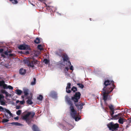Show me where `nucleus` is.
<instances>
[{
  "instance_id": "obj_1",
  "label": "nucleus",
  "mask_w": 131,
  "mask_h": 131,
  "mask_svg": "<svg viewBox=\"0 0 131 131\" xmlns=\"http://www.w3.org/2000/svg\"><path fill=\"white\" fill-rule=\"evenodd\" d=\"M114 82L113 81L109 80H105L104 83V87L103 89V99L106 101L107 98L108 94L113 90L115 86L114 84Z\"/></svg>"
},
{
  "instance_id": "obj_2",
  "label": "nucleus",
  "mask_w": 131,
  "mask_h": 131,
  "mask_svg": "<svg viewBox=\"0 0 131 131\" xmlns=\"http://www.w3.org/2000/svg\"><path fill=\"white\" fill-rule=\"evenodd\" d=\"M81 94L79 92H75V94L73 95V96H72L71 101L72 100L74 103L75 106L77 107L78 110H81L83 108V106L85 104L84 103H81L80 102H78L79 100L80 99Z\"/></svg>"
},
{
  "instance_id": "obj_3",
  "label": "nucleus",
  "mask_w": 131,
  "mask_h": 131,
  "mask_svg": "<svg viewBox=\"0 0 131 131\" xmlns=\"http://www.w3.org/2000/svg\"><path fill=\"white\" fill-rule=\"evenodd\" d=\"M65 100L68 104L70 105V108L71 112L70 114L72 117L75 119L76 121H77L80 119V117L76 116L77 113L76 111H75L74 108V105L73 102L71 101L70 98L68 96H65Z\"/></svg>"
},
{
  "instance_id": "obj_4",
  "label": "nucleus",
  "mask_w": 131,
  "mask_h": 131,
  "mask_svg": "<svg viewBox=\"0 0 131 131\" xmlns=\"http://www.w3.org/2000/svg\"><path fill=\"white\" fill-rule=\"evenodd\" d=\"M107 126L109 129L112 131H116L118 130L119 125L118 123L114 124L112 122L110 123L107 125Z\"/></svg>"
},
{
  "instance_id": "obj_5",
  "label": "nucleus",
  "mask_w": 131,
  "mask_h": 131,
  "mask_svg": "<svg viewBox=\"0 0 131 131\" xmlns=\"http://www.w3.org/2000/svg\"><path fill=\"white\" fill-rule=\"evenodd\" d=\"M24 62L25 64H27L28 67H30L32 68L34 67V65L37 64L38 60L36 59H34L33 60H30L29 59L24 60Z\"/></svg>"
},
{
  "instance_id": "obj_6",
  "label": "nucleus",
  "mask_w": 131,
  "mask_h": 131,
  "mask_svg": "<svg viewBox=\"0 0 131 131\" xmlns=\"http://www.w3.org/2000/svg\"><path fill=\"white\" fill-rule=\"evenodd\" d=\"M35 115V113L33 112H28L25 115L23 116L22 117V119L28 123L29 124V119L28 118L29 117L30 115V117L32 118H33L34 116Z\"/></svg>"
},
{
  "instance_id": "obj_7",
  "label": "nucleus",
  "mask_w": 131,
  "mask_h": 131,
  "mask_svg": "<svg viewBox=\"0 0 131 131\" xmlns=\"http://www.w3.org/2000/svg\"><path fill=\"white\" fill-rule=\"evenodd\" d=\"M18 48L20 50L28 49V46L26 45H20L18 47Z\"/></svg>"
},
{
  "instance_id": "obj_8",
  "label": "nucleus",
  "mask_w": 131,
  "mask_h": 131,
  "mask_svg": "<svg viewBox=\"0 0 131 131\" xmlns=\"http://www.w3.org/2000/svg\"><path fill=\"white\" fill-rule=\"evenodd\" d=\"M47 9L48 10L52 11V12H54L56 10L55 8L52 6H46Z\"/></svg>"
},
{
  "instance_id": "obj_9",
  "label": "nucleus",
  "mask_w": 131,
  "mask_h": 131,
  "mask_svg": "<svg viewBox=\"0 0 131 131\" xmlns=\"http://www.w3.org/2000/svg\"><path fill=\"white\" fill-rule=\"evenodd\" d=\"M50 95L53 98H56L57 97V94L55 92L52 91L51 92Z\"/></svg>"
},
{
  "instance_id": "obj_10",
  "label": "nucleus",
  "mask_w": 131,
  "mask_h": 131,
  "mask_svg": "<svg viewBox=\"0 0 131 131\" xmlns=\"http://www.w3.org/2000/svg\"><path fill=\"white\" fill-rule=\"evenodd\" d=\"M19 72L20 74L22 75H24L26 73V70L25 69L22 68L20 69Z\"/></svg>"
},
{
  "instance_id": "obj_11",
  "label": "nucleus",
  "mask_w": 131,
  "mask_h": 131,
  "mask_svg": "<svg viewBox=\"0 0 131 131\" xmlns=\"http://www.w3.org/2000/svg\"><path fill=\"white\" fill-rule=\"evenodd\" d=\"M33 131H40L38 127L35 124H34L32 128Z\"/></svg>"
},
{
  "instance_id": "obj_12",
  "label": "nucleus",
  "mask_w": 131,
  "mask_h": 131,
  "mask_svg": "<svg viewBox=\"0 0 131 131\" xmlns=\"http://www.w3.org/2000/svg\"><path fill=\"white\" fill-rule=\"evenodd\" d=\"M63 61H64L67 62L69 59L68 56L66 54H63Z\"/></svg>"
},
{
  "instance_id": "obj_13",
  "label": "nucleus",
  "mask_w": 131,
  "mask_h": 131,
  "mask_svg": "<svg viewBox=\"0 0 131 131\" xmlns=\"http://www.w3.org/2000/svg\"><path fill=\"white\" fill-rule=\"evenodd\" d=\"M16 93L18 95H21L22 92V91L21 90L19 89H16Z\"/></svg>"
},
{
  "instance_id": "obj_14",
  "label": "nucleus",
  "mask_w": 131,
  "mask_h": 131,
  "mask_svg": "<svg viewBox=\"0 0 131 131\" xmlns=\"http://www.w3.org/2000/svg\"><path fill=\"white\" fill-rule=\"evenodd\" d=\"M10 124L13 125L21 126L22 125V124L18 122H12Z\"/></svg>"
},
{
  "instance_id": "obj_15",
  "label": "nucleus",
  "mask_w": 131,
  "mask_h": 131,
  "mask_svg": "<svg viewBox=\"0 0 131 131\" xmlns=\"http://www.w3.org/2000/svg\"><path fill=\"white\" fill-rule=\"evenodd\" d=\"M124 120H125V119L120 117V118L119 119L118 121V122L120 124H122L124 122Z\"/></svg>"
},
{
  "instance_id": "obj_16",
  "label": "nucleus",
  "mask_w": 131,
  "mask_h": 131,
  "mask_svg": "<svg viewBox=\"0 0 131 131\" xmlns=\"http://www.w3.org/2000/svg\"><path fill=\"white\" fill-rule=\"evenodd\" d=\"M5 111L8 114L10 117L13 116L12 114L8 110L6 109V108H4Z\"/></svg>"
},
{
  "instance_id": "obj_17",
  "label": "nucleus",
  "mask_w": 131,
  "mask_h": 131,
  "mask_svg": "<svg viewBox=\"0 0 131 131\" xmlns=\"http://www.w3.org/2000/svg\"><path fill=\"white\" fill-rule=\"evenodd\" d=\"M34 42L36 44H38L40 43V39L38 38H36L34 41Z\"/></svg>"
},
{
  "instance_id": "obj_18",
  "label": "nucleus",
  "mask_w": 131,
  "mask_h": 131,
  "mask_svg": "<svg viewBox=\"0 0 131 131\" xmlns=\"http://www.w3.org/2000/svg\"><path fill=\"white\" fill-rule=\"evenodd\" d=\"M28 90L27 89H24L23 90V92L25 96H27L28 94Z\"/></svg>"
},
{
  "instance_id": "obj_19",
  "label": "nucleus",
  "mask_w": 131,
  "mask_h": 131,
  "mask_svg": "<svg viewBox=\"0 0 131 131\" xmlns=\"http://www.w3.org/2000/svg\"><path fill=\"white\" fill-rule=\"evenodd\" d=\"M43 99V97L41 95H40L39 96L37 97V99L40 101H42Z\"/></svg>"
},
{
  "instance_id": "obj_20",
  "label": "nucleus",
  "mask_w": 131,
  "mask_h": 131,
  "mask_svg": "<svg viewBox=\"0 0 131 131\" xmlns=\"http://www.w3.org/2000/svg\"><path fill=\"white\" fill-rule=\"evenodd\" d=\"M71 91H73V92H75L77 91V88L75 86H73L71 89Z\"/></svg>"
},
{
  "instance_id": "obj_21",
  "label": "nucleus",
  "mask_w": 131,
  "mask_h": 131,
  "mask_svg": "<svg viewBox=\"0 0 131 131\" xmlns=\"http://www.w3.org/2000/svg\"><path fill=\"white\" fill-rule=\"evenodd\" d=\"M77 85L79 86V87L81 89H83L84 87V85L81 83H78L77 84Z\"/></svg>"
},
{
  "instance_id": "obj_22",
  "label": "nucleus",
  "mask_w": 131,
  "mask_h": 131,
  "mask_svg": "<svg viewBox=\"0 0 131 131\" xmlns=\"http://www.w3.org/2000/svg\"><path fill=\"white\" fill-rule=\"evenodd\" d=\"M26 102L28 104L30 105H31L33 104V102L30 99H28Z\"/></svg>"
},
{
  "instance_id": "obj_23",
  "label": "nucleus",
  "mask_w": 131,
  "mask_h": 131,
  "mask_svg": "<svg viewBox=\"0 0 131 131\" xmlns=\"http://www.w3.org/2000/svg\"><path fill=\"white\" fill-rule=\"evenodd\" d=\"M108 107L111 111L114 110V106L112 104H110Z\"/></svg>"
},
{
  "instance_id": "obj_24",
  "label": "nucleus",
  "mask_w": 131,
  "mask_h": 131,
  "mask_svg": "<svg viewBox=\"0 0 131 131\" xmlns=\"http://www.w3.org/2000/svg\"><path fill=\"white\" fill-rule=\"evenodd\" d=\"M10 1L12 2V3L13 4H17L18 3V2L17 0H10Z\"/></svg>"
},
{
  "instance_id": "obj_25",
  "label": "nucleus",
  "mask_w": 131,
  "mask_h": 131,
  "mask_svg": "<svg viewBox=\"0 0 131 131\" xmlns=\"http://www.w3.org/2000/svg\"><path fill=\"white\" fill-rule=\"evenodd\" d=\"M9 121V120L7 119L4 118L2 119V122L3 123H5L8 122Z\"/></svg>"
},
{
  "instance_id": "obj_26",
  "label": "nucleus",
  "mask_w": 131,
  "mask_h": 131,
  "mask_svg": "<svg viewBox=\"0 0 131 131\" xmlns=\"http://www.w3.org/2000/svg\"><path fill=\"white\" fill-rule=\"evenodd\" d=\"M44 62L46 64H48L49 62V61L47 59H44Z\"/></svg>"
},
{
  "instance_id": "obj_27",
  "label": "nucleus",
  "mask_w": 131,
  "mask_h": 131,
  "mask_svg": "<svg viewBox=\"0 0 131 131\" xmlns=\"http://www.w3.org/2000/svg\"><path fill=\"white\" fill-rule=\"evenodd\" d=\"M37 47L40 50H43V48H42V46L41 45H38V46Z\"/></svg>"
},
{
  "instance_id": "obj_28",
  "label": "nucleus",
  "mask_w": 131,
  "mask_h": 131,
  "mask_svg": "<svg viewBox=\"0 0 131 131\" xmlns=\"http://www.w3.org/2000/svg\"><path fill=\"white\" fill-rule=\"evenodd\" d=\"M34 81H32L31 82V84L32 85H35L36 83V79L35 78H33Z\"/></svg>"
},
{
  "instance_id": "obj_29",
  "label": "nucleus",
  "mask_w": 131,
  "mask_h": 131,
  "mask_svg": "<svg viewBox=\"0 0 131 131\" xmlns=\"http://www.w3.org/2000/svg\"><path fill=\"white\" fill-rule=\"evenodd\" d=\"M71 83H69L67 84V86L66 87V88L70 89L71 88Z\"/></svg>"
},
{
  "instance_id": "obj_30",
  "label": "nucleus",
  "mask_w": 131,
  "mask_h": 131,
  "mask_svg": "<svg viewBox=\"0 0 131 131\" xmlns=\"http://www.w3.org/2000/svg\"><path fill=\"white\" fill-rule=\"evenodd\" d=\"M4 83L5 82L4 80L0 81V86H3Z\"/></svg>"
},
{
  "instance_id": "obj_31",
  "label": "nucleus",
  "mask_w": 131,
  "mask_h": 131,
  "mask_svg": "<svg viewBox=\"0 0 131 131\" xmlns=\"http://www.w3.org/2000/svg\"><path fill=\"white\" fill-rule=\"evenodd\" d=\"M21 113V110H19L16 112V114L17 115H19Z\"/></svg>"
},
{
  "instance_id": "obj_32",
  "label": "nucleus",
  "mask_w": 131,
  "mask_h": 131,
  "mask_svg": "<svg viewBox=\"0 0 131 131\" xmlns=\"http://www.w3.org/2000/svg\"><path fill=\"white\" fill-rule=\"evenodd\" d=\"M55 54L57 56H59L60 57H61V52L57 51L56 52Z\"/></svg>"
},
{
  "instance_id": "obj_33",
  "label": "nucleus",
  "mask_w": 131,
  "mask_h": 131,
  "mask_svg": "<svg viewBox=\"0 0 131 131\" xmlns=\"http://www.w3.org/2000/svg\"><path fill=\"white\" fill-rule=\"evenodd\" d=\"M114 118L115 119H119V118H120V117L118 115H115L114 116Z\"/></svg>"
},
{
  "instance_id": "obj_34",
  "label": "nucleus",
  "mask_w": 131,
  "mask_h": 131,
  "mask_svg": "<svg viewBox=\"0 0 131 131\" xmlns=\"http://www.w3.org/2000/svg\"><path fill=\"white\" fill-rule=\"evenodd\" d=\"M7 84H5V83H4V84H3V88L4 89H7Z\"/></svg>"
},
{
  "instance_id": "obj_35",
  "label": "nucleus",
  "mask_w": 131,
  "mask_h": 131,
  "mask_svg": "<svg viewBox=\"0 0 131 131\" xmlns=\"http://www.w3.org/2000/svg\"><path fill=\"white\" fill-rule=\"evenodd\" d=\"M20 104L21 105L24 104L25 103V101L24 100L20 101Z\"/></svg>"
},
{
  "instance_id": "obj_36",
  "label": "nucleus",
  "mask_w": 131,
  "mask_h": 131,
  "mask_svg": "<svg viewBox=\"0 0 131 131\" xmlns=\"http://www.w3.org/2000/svg\"><path fill=\"white\" fill-rule=\"evenodd\" d=\"M114 110L111 111V112H110V113L112 117L113 116V115L114 114Z\"/></svg>"
},
{
  "instance_id": "obj_37",
  "label": "nucleus",
  "mask_w": 131,
  "mask_h": 131,
  "mask_svg": "<svg viewBox=\"0 0 131 131\" xmlns=\"http://www.w3.org/2000/svg\"><path fill=\"white\" fill-rule=\"evenodd\" d=\"M7 89H9L12 90L13 89V88L12 86L9 85L7 86Z\"/></svg>"
},
{
  "instance_id": "obj_38",
  "label": "nucleus",
  "mask_w": 131,
  "mask_h": 131,
  "mask_svg": "<svg viewBox=\"0 0 131 131\" xmlns=\"http://www.w3.org/2000/svg\"><path fill=\"white\" fill-rule=\"evenodd\" d=\"M69 89L66 88V92L67 93H70L71 91Z\"/></svg>"
},
{
  "instance_id": "obj_39",
  "label": "nucleus",
  "mask_w": 131,
  "mask_h": 131,
  "mask_svg": "<svg viewBox=\"0 0 131 131\" xmlns=\"http://www.w3.org/2000/svg\"><path fill=\"white\" fill-rule=\"evenodd\" d=\"M16 108V109H19L21 108V107L20 105H17Z\"/></svg>"
},
{
  "instance_id": "obj_40",
  "label": "nucleus",
  "mask_w": 131,
  "mask_h": 131,
  "mask_svg": "<svg viewBox=\"0 0 131 131\" xmlns=\"http://www.w3.org/2000/svg\"><path fill=\"white\" fill-rule=\"evenodd\" d=\"M6 92L5 90H1V92L5 94Z\"/></svg>"
},
{
  "instance_id": "obj_41",
  "label": "nucleus",
  "mask_w": 131,
  "mask_h": 131,
  "mask_svg": "<svg viewBox=\"0 0 131 131\" xmlns=\"http://www.w3.org/2000/svg\"><path fill=\"white\" fill-rule=\"evenodd\" d=\"M5 116L6 117V118L7 119H9L10 118V117H9L8 115V114L6 113L5 114Z\"/></svg>"
},
{
  "instance_id": "obj_42",
  "label": "nucleus",
  "mask_w": 131,
  "mask_h": 131,
  "mask_svg": "<svg viewBox=\"0 0 131 131\" xmlns=\"http://www.w3.org/2000/svg\"><path fill=\"white\" fill-rule=\"evenodd\" d=\"M5 94L6 97H8L9 95H10L7 92H6Z\"/></svg>"
},
{
  "instance_id": "obj_43",
  "label": "nucleus",
  "mask_w": 131,
  "mask_h": 131,
  "mask_svg": "<svg viewBox=\"0 0 131 131\" xmlns=\"http://www.w3.org/2000/svg\"><path fill=\"white\" fill-rule=\"evenodd\" d=\"M4 110V109L2 106H0V111H2L1 110Z\"/></svg>"
},
{
  "instance_id": "obj_44",
  "label": "nucleus",
  "mask_w": 131,
  "mask_h": 131,
  "mask_svg": "<svg viewBox=\"0 0 131 131\" xmlns=\"http://www.w3.org/2000/svg\"><path fill=\"white\" fill-rule=\"evenodd\" d=\"M70 69L71 70H73V67L72 66H70Z\"/></svg>"
},
{
  "instance_id": "obj_45",
  "label": "nucleus",
  "mask_w": 131,
  "mask_h": 131,
  "mask_svg": "<svg viewBox=\"0 0 131 131\" xmlns=\"http://www.w3.org/2000/svg\"><path fill=\"white\" fill-rule=\"evenodd\" d=\"M4 54L7 55H9L8 53V52L7 51H5L4 52Z\"/></svg>"
},
{
  "instance_id": "obj_46",
  "label": "nucleus",
  "mask_w": 131,
  "mask_h": 131,
  "mask_svg": "<svg viewBox=\"0 0 131 131\" xmlns=\"http://www.w3.org/2000/svg\"><path fill=\"white\" fill-rule=\"evenodd\" d=\"M118 115L120 117L123 115L121 113H119Z\"/></svg>"
},
{
  "instance_id": "obj_47",
  "label": "nucleus",
  "mask_w": 131,
  "mask_h": 131,
  "mask_svg": "<svg viewBox=\"0 0 131 131\" xmlns=\"http://www.w3.org/2000/svg\"><path fill=\"white\" fill-rule=\"evenodd\" d=\"M19 117L18 116H17L14 118V119H15L18 120V119Z\"/></svg>"
},
{
  "instance_id": "obj_48",
  "label": "nucleus",
  "mask_w": 131,
  "mask_h": 131,
  "mask_svg": "<svg viewBox=\"0 0 131 131\" xmlns=\"http://www.w3.org/2000/svg\"><path fill=\"white\" fill-rule=\"evenodd\" d=\"M4 49H0V52L1 53L3 51Z\"/></svg>"
},
{
  "instance_id": "obj_49",
  "label": "nucleus",
  "mask_w": 131,
  "mask_h": 131,
  "mask_svg": "<svg viewBox=\"0 0 131 131\" xmlns=\"http://www.w3.org/2000/svg\"><path fill=\"white\" fill-rule=\"evenodd\" d=\"M1 56L5 58V55L3 54H1Z\"/></svg>"
},
{
  "instance_id": "obj_50",
  "label": "nucleus",
  "mask_w": 131,
  "mask_h": 131,
  "mask_svg": "<svg viewBox=\"0 0 131 131\" xmlns=\"http://www.w3.org/2000/svg\"><path fill=\"white\" fill-rule=\"evenodd\" d=\"M65 69L66 70H67V71H68L69 69V68L67 67H65Z\"/></svg>"
},
{
  "instance_id": "obj_51",
  "label": "nucleus",
  "mask_w": 131,
  "mask_h": 131,
  "mask_svg": "<svg viewBox=\"0 0 131 131\" xmlns=\"http://www.w3.org/2000/svg\"><path fill=\"white\" fill-rule=\"evenodd\" d=\"M67 62H68V63H69L70 65H71V62L69 61V60H68V61Z\"/></svg>"
},
{
  "instance_id": "obj_52",
  "label": "nucleus",
  "mask_w": 131,
  "mask_h": 131,
  "mask_svg": "<svg viewBox=\"0 0 131 131\" xmlns=\"http://www.w3.org/2000/svg\"><path fill=\"white\" fill-rule=\"evenodd\" d=\"M9 56H13V54H9Z\"/></svg>"
},
{
  "instance_id": "obj_53",
  "label": "nucleus",
  "mask_w": 131,
  "mask_h": 131,
  "mask_svg": "<svg viewBox=\"0 0 131 131\" xmlns=\"http://www.w3.org/2000/svg\"><path fill=\"white\" fill-rule=\"evenodd\" d=\"M19 102H20V101L19 100H17L16 101V103H19Z\"/></svg>"
},
{
  "instance_id": "obj_54",
  "label": "nucleus",
  "mask_w": 131,
  "mask_h": 131,
  "mask_svg": "<svg viewBox=\"0 0 131 131\" xmlns=\"http://www.w3.org/2000/svg\"><path fill=\"white\" fill-rule=\"evenodd\" d=\"M38 1H39L42 2L44 0H38Z\"/></svg>"
},
{
  "instance_id": "obj_55",
  "label": "nucleus",
  "mask_w": 131,
  "mask_h": 131,
  "mask_svg": "<svg viewBox=\"0 0 131 131\" xmlns=\"http://www.w3.org/2000/svg\"><path fill=\"white\" fill-rule=\"evenodd\" d=\"M26 53L27 54H29V51H27L26 52Z\"/></svg>"
},
{
  "instance_id": "obj_56",
  "label": "nucleus",
  "mask_w": 131,
  "mask_h": 131,
  "mask_svg": "<svg viewBox=\"0 0 131 131\" xmlns=\"http://www.w3.org/2000/svg\"><path fill=\"white\" fill-rule=\"evenodd\" d=\"M21 97L22 98H24V96H21Z\"/></svg>"
},
{
  "instance_id": "obj_57",
  "label": "nucleus",
  "mask_w": 131,
  "mask_h": 131,
  "mask_svg": "<svg viewBox=\"0 0 131 131\" xmlns=\"http://www.w3.org/2000/svg\"><path fill=\"white\" fill-rule=\"evenodd\" d=\"M90 20H91V21L92 20L91 19V18H90Z\"/></svg>"
},
{
  "instance_id": "obj_58",
  "label": "nucleus",
  "mask_w": 131,
  "mask_h": 131,
  "mask_svg": "<svg viewBox=\"0 0 131 131\" xmlns=\"http://www.w3.org/2000/svg\"><path fill=\"white\" fill-rule=\"evenodd\" d=\"M3 118H4V115L3 116Z\"/></svg>"
}]
</instances>
